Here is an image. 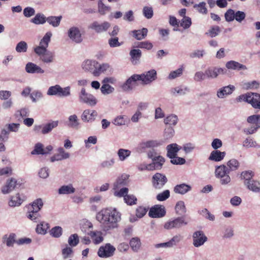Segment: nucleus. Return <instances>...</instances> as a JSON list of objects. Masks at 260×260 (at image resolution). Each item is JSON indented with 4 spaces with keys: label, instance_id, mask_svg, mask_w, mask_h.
Returning <instances> with one entry per match:
<instances>
[{
    "label": "nucleus",
    "instance_id": "37998d69",
    "mask_svg": "<svg viewBox=\"0 0 260 260\" xmlns=\"http://www.w3.org/2000/svg\"><path fill=\"white\" fill-rule=\"evenodd\" d=\"M49 228V224L48 223L43 222L37 225L36 228V232L38 234L45 235L46 234L47 230Z\"/></svg>",
    "mask_w": 260,
    "mask_h": 260
},
{
    "label": "nucleus",
    "instance_id": "7ed1b4c3",
    "mask_svg": "<svg viewBox=\"0 0 260 260\" xmlns=\"http://www.w3.org/2000/svg\"><path fill=\"white\" fill-rule=\"evenodd\" d=\"M43 206V203L41 199L39 198L35 200L28 207V210L26 213L27 217L35 222L39 221L41 217L39 211Z\"/></svg>",
    "mask_w": 260,
    "mask_h": 260
},
{
    "label": "nucleus",
    "instance_id": "774afa93",
    "mask_svg": "<svg viewBox=\"0 0 260 260\" xmlns=\"http://www.w3.org/2000/svg\"><path fill=\"white\" fill-rule=\"evenodd\" d=\"M225 20L228 22L233 21L235 18V11L230 9L224 14Z\"/></svg>",
    "mask_w": 260,
    "mask_h": 260
},
{
    "label": "nucleus",
    "instance_id": "bf43d9fd",
    "mask_svg": "<svg viewBox=\"0 0 260 260\" xmlns=\"http://www.w3.org/2000/svg\"><path fill=\"white\" fill-rule=\"evenodd\" d=\"M101 90L103 94H108L113 92L114 88L108 84H103Z\"/></svg>",
    "mask_w": 260,
    "mask_h": 260
},
{
    "label": "nucleus",
    "instance_id": "9b49d317",
    "mask_svg": "<svg viewBox=\"0 0 260 260\" xmlns=\"http://www.w3.org/2000/svg\"><path fill=\"white\" fill-rule=\"evenodd\" d=\"M166 209L163 205H155L149 209L148 215L151 218H161L165 216Z\"/></svg>",
    "mask_w": 260,
    "mask_h": 260
},
{
    "label": "nucleus",
    "instance_id": "a211bd4d",
    "mask_svg": "<svg viewBox=\"0 0 260 260\" xmlns=\"http://www.w3.org/2000/svg\"><path fill=\"white\" fill-rule=\"evenodd\" d=\"M98 116V112L95 110H85L81 115V118L84 122H88L93 121Z\"/></svg>",
    "mask_w": 260,
    "mask_h": 260
},
{
    "label": "nucleus",
    "instance_id": "6ab92c4d",
    "mask_svg": "<svg viewBox=\"0 0 260 260\" xmlns=\"http://www.w3.org/2000/svg\"><path fill=\"white\" fill-rule=\"evenodd\" d=\"M181 149V147L178 146L176 143H172L168 145L167 147V156L169 158H173L177 155L178 151Z\"/></svg>",
    "mask_w": 260,
    "mask_h": 260
},
{
    "label": "nucleus",
    "instance_id": "338daca9",
    "mask_svg": "<svg viewBox=\"0 0 260 260\" xmlns=\"http://www.w3.org/2000/svg\"><path fill=\"white\" fill-rule=\"evenodd\" d=\"M99 12L101 15H104L107 12L110 11V8L106 6L103 3L102 1H99L98 3Z\"/></svg>",
    "mask_w": 260,
    "mask_h": 260
},
{
    "label": "nucleus",
    "instance_id": "f704fd0d",
    "mask_svg": "<svg viewBox=\"0 0 260 260\" xmlns=\"http://www.w3.org/2000/svg\"><path fill=\"white\" fill-rule=\"evenodd\" d=\"M30 22L37 25L43 24L46 22V17L43 14L38 13L30 20Z\"/></svg>",
    "mask_w": 260,
    "mask_h": 260
},
{
    "label": "nucleus",
    "instance_id": "39448f33",
    "mask_svg": "<svg viewBox=\"0 0 260 260\" xmlns=\"http://www.w3.org/2000/svg\"><path fill=\"white\" fill-rule=\"evenodd\" d=\"M80 102L86 104L90 106H94L97 103V100L92 94L86 92L85 88H82L79 93Z\"/></svg>",
    "mask_w": 260,
    "mask_h": 260
},
{
    "label": "nucleus",
    "instance_id": "a18cd8bd",
    "mask_svg": "<svg viewBox=\"0 0 260 260\" xmlns=\"http://www.w3.org/2000/svg\"><path fill=\"white\" fill-rule=\"evenodd\" d=\"M176 213L178 215H182L186 213V207L183 201L178 202L175 206Z\"/></svg>",
    "mask_w": 260,
    "mask_h": 260
},
{
    "label": "nucleus",
    "instance_id": "c9c22d12",
    "mask_svg": "<svg viewBox=\"0 0 260 260\" xmlns=\"http://www.w3.org/2000/svg\"><path fill=\"white\" fill-rule=\"evenodd\" d=\"M254 175V173L252 171H243L241 174V178L244 180V184L245 185L248 182L253 180Z\"/></svg>",
    "mask_w": 260,
    "mask_h": 260
},
{
    "label": "nucleus",
    "instance_id": "c85d7f7f",
    "mask_svg": "<svg viewBox=\"0 0 260 260\" xmlns=\"http://www.w3.org/2000/svg\"><path fill=\"white\" fill-rule=\"evenodd\" d=\"M25 199V197L24 196L21 197L19 193H17L15 196L11 197L9 205L11 207L19 206Z\"/></svg>",
    "mask_w": 260,
    "mask_h": 260
},
{
    "label": "nucleus",
    "instance_id": "423d86ee",
    "mask_svg": "<svg viewBox=\"0 0 260 260\" xmlns=\"http://www.w3.org/2000/svg\"><path fill=\"white\" fill-rule=\"evenodd\" d=\"M168 182V179L165 175L156 173L152 177L153 187L156 189H160Z\"/></svg>",
    "mask_w": 260,
    "mask_h": 260
},
{
    "label": "nucleus",
    "instance_id": "412c9836",
    "mask_svg": "<svg viewBox=\"0 0 260 260\" xmlns=\"http://www.w3.org/2000/svg\"><path fill=\"white\" fill-rule=\"evenodd\" d=\"M16 235L15 233H11L9 236L5 235L2 237V242L6 243L8 247H13L14 244H17Z\"/></svg>",
    "mask_w": 260,
    "mask_h": 260
},
{
    "label": "nucleus",
    "instance_id": "79ce46f5",
    "mask_svg": "<svg viewBox=\"0 0 260 260\" xmlns=\"http://www.w3.org/2000/svg\"><path fill=\"white\" fill-rule=\"evenodd\" d=\"M247 121L249 123L256 124V126L260 127V115L254 114L248 116L247 118Z\"/></svg>",
    "mask_w": 260,
    "mask_h": 260
},
{
    "label": "nucleus",
    "instance_id": "680f3d73",
    "mask_svg": "<svg viewBox=\"0 0 260 260\" xmlns=\"http://www.w3.org/2000/svg\"><path fill=\"white\" fill-rule=\"evenodd\" d=\"M220 31V27L218 26H212L206 34L208 35L210 37L214 38L217 36Z\"/></svg>",
    "mask_w": 260,
    "mask_h": 260
},
{
    "label": "nucleus",
    "instance_id": "a878e982",
    "mask_svg": "<svg viewBox=\"0 0 260 260\" xmlns=\"http://www.w3.org/2000/svg\"><path fill=\"white\" fill-rule=\"evenodd\" d=\"M133 37L138 40L144 39L147 35L148 29L146 28H143L141 29L134 30L130 32Z\"/></svg>",
    "mask_w": 260,
    "mask_h": 260
},
{
    "label": "nucleus",
    "instance_id": "49530a36",
    "mask_svg": "<svg viewBox=\"0 0 260 260\" xmlns=\"http://www.w3.org/2000/svg\"><path fill=\"white\" fill-rule=\"evenodd\" d=\"M228 169L230 173L231 171L237 170L239 167V162L236 159H230L227 162Z\"/></svg>",
    "mask_w": 260,
    "mask_h": 260
},
{
    "label": "nucleus",
    "instance_id": "f03ea898",
    "mask_svg": "<svg viewBox=\"0 0 260 260\" xmlns=\"http://www.w3.org/2000/svg\"><path fill=\"white\" fill-rule=\"evenodd\" d=\"M162 142H158L156 140H149L145 142H142L140 144V147L145 149L146 148H151L147 153L148 158L152 160L151 164L158 169L160 170L165 162V158L159 155H158L156 151L153 148L161 145Z\"/></svg>",
    "mask_w": 260,
    "mask_h": 260
},
{
    "label": "nucleus",
    "instance_id": "ea45409f",
    "mask_svg": "<svg viewBox=\"0 0 260 260\" xmlns=\"http://www.w3.org/2000/svg\"><path fill=\"white\" fill-rule=\"evenodd\" d=\"M140 239L138 237L133 238L129 242V245L134 251L137 252L141 246Z\"/></svg>",
    "mask_w": 260,
    "mask_h": 260
},
{
    "label": "nucleus",
    "instance_id": "69168bd1",
    "mask_svg": "<svg viewBox=\"0 0 260 260\" xmlns=\"http://www.w3.org/2000/svg\"><path fill=\"white\" fill-rule=\"evenodd\" d=\"M59 86V85L50 86L48 89L47 94L48 95H57L58 96Z\"/></svg>",
    "mask_w": 260,
    "mask_h": 260
},
{
    "label": "nucleus",
    "instance_id": "864d4df0",
    "mask_svg": "<svg viewBox=\"0 0 260 260\" xmlns=\"http://www.w3.org/2000/svg\"><path fill=\"white\" fill-rule=\"evenodd\" d=\"M62 234V229L61 227L59 226H56L54 228H52L51 231H50V234L54 238H59L60 237Z\"/></svg>",
    "mask_w": 260,
    "mask_h": 260
},
{
    "label": "nucleus",
    "instance_id": "4d7b16f0",
    "mask_svg": "<svg viewBox=\"0 0 260 260\" xmlns=\"http://www.w3.org/2000/svg\"><path fill=\"white\" fill-rule=\"evenodd\" d=\"M183 71V67L181 66L177 70L171 72L168 76V78L169 79H174L177 77L181 76L182 75Z\"/></svg>",
    "mask_w": 260,
    "mask_h": 260
},
{
    "label": "nucleus",
    "instance_id": "4be33fe9",
    "mask_svg": "<svg viewBox=\"0 0 260 260\" xmlns=\"http://www.w3.org/2000/svg\"><path fill=\"white\" fill-rule=\"evenodd\" d=\"M191 189L190 185L186 183H182L176 185L174 187V192L176 193L184 194Z\"/></svg>",
    "mask_w": 260,
    "mask_h": 260
},
{
    "label": "nucleus",
    "instance_id": "2f4dec72",
    "mask_svg": "<svg viewBox=\"0 0 260 260\" xmlns=\"http://www.w3.org/2000/svg\"><path fill=\"white\" fill-rule=\"evenodd\" d=\"M58 124V121H52L44 125L42 129L43 134H47L50 133L53 128L56 127Z\"/></svg>",
    "mask_w": 260,
    "mask_h": 260
},
{
    "label": "nucleus",
    "instance_id": "9d476101",
    "mask_svg": "<svg viewBox=\"0 0 260 260\" xmlns=\"http://www.w3.org/2000/svg\"><path fill=\"white\" fill-rule=\"evenodd\" d=\"M193 245L196 247H199L207 241L208 238L202 231H197L192 235Z\"/></svg>",
    "mask_w": 260,
    "mask_h": 260
},
{
    "label": "nucleus",
    "instance_id": "393cba45",
    "mask_svg": "<svg viewBox=\"0 0 260 260\" xmlns=\"http://www.w3.org/2000/svg\"><path fill=\"white\" fill-rule=\"evenodd\" d=\"M225 155V152H221L217 150H213L211 152L208 159L214 161H220L224 158Z\"/></svg>",
    "mask_w": 260,
    "mask_h": 260
},
{
    "label": "nucleus",
    "instance_id": "0e129e2a",
    "mask_svg": "<svg viewBox=\"0 0 260 260\" xmlns=\"http://www.w3.org/2000/svg\"><path fill=\"white\" fill-rule=\"evenodd\" d=\"M70 87L67 86L64 88H62L60 86H59V97H67L71 95Z\"/></svg>",
    "mask_w": 260,
    "mask_h": 260
},
{
    "label": "nucleus",
    "instance_id": "4468645a",
    "mask_svg": "<svg viewBox=\"0 0 260 260\" xmlns=\"http://www.w3.org/2000/svg\"><path fill=\"white\" fill-rule=\"evenodd\" d=\"M226 71V69L213 67L208 68L205 70L206 77L211 79L217 78L220 74H225Z\"/></svg>",
    "mask_w": 260,
    "mask_h": 260
},
{
    "label": "nucleus",
    "instance_id": "dca6fc26",
    "mask_svg": "<svg viewBox=\"0 0 260 260\" xmlns=\"http://www.w3.org/2000/svg\"><path fill=\"white\" fill-rule=\"evenodd\" d=\"M235 90V87L232 85L223 86L218 89L216 95L219 99H224L231 95Z\"/></svg>",
    "mask_w": 260,
    "mask_h": 260
},
{
    "label": "nucleus",
    "instance_id": "cd10ccee",
    "mask_svg": "<svg viewBox=\"0 0 260 260\" xmlns=\"http://www.w3.org/2000/svg\"><path fill=\"white\" fill-rule=\"evenodd\" d=\"M131 61L133 64H136L140 62L142 56V52L139 49H132L129 52Z\"/></svg>",
    "mask_w": 260,
    "mask_h": 260
},
{
    "label": "nucleus",
    "instance_id": "a19ab883",
    "mask_svg": "<svg viewBox=\"0 0 260 260\" xmlns=\"http://www.w3.org/2000/svg\"><path fill=\"white\" fill-rule=\"evenodd\" d=\"M178 117L174 114H171L164 119V122L166 125H175L178 122Z\"/></svg>",
    "mask_w": 260,
    "mask_h": 260
},
{
    "label": "nucleus",
    "instance_id": "5701e85b",
    "mask_svg": "<svg viewBox=\"0 0 260 260\" xmlns=\"http://www.w3.org/2000/svg\"><path fill=\"white\" fill-rule=\"evenodd\" d=\"M245 186L248 190L254 193H260V182L258 180L253 179L248 182Z\"/></svg>",
    "mask_w": 260,
    "mask_h": 260
},
{
    "label": "nucleus",
    "instance_id": "20e7f679",
    "mask_svg": "<svg viewBox=\"0 0 260 260\" xmlns=\"http://www.w3.org/2000/svg\"><path fill=\"white\" fill-rule=\"evenodd\" d=\"M141 78L139 74H134L129 77L120 87L123 91L129 92L138 85L137 82L142 79Z\"/></svg>",
    "mask_w": 260,
    "mask_h": 260
},
{
    "label": "nucleus",
    "instance_id": "09e8293b",
    "mask_svg": "<svg viewBox=\"0 0 260 260\" xmlns=\"http://www.w3.org/2000/svg\"><path fill=\"white\" fill-rule=\"evenodd\" d=\"M52 34L51 31L47 32L40 42V45H43L47 48L50 41Z\"/></svg>",
    "mask_w": 260,
    "mask_h": 260
},
{
    "label": "nucleus",
    "instance_id": "72a5a7b5",
    "mask_svg": "<svg viewBox=\"0 0 260 260\" xmlns=\"http://www.w3.org/2000/svg\"><path fill=\"white\" fill-rule=\"evenodd\" d=\"M62 16H51L46 17V22L52 26L56 27L59 25Z\"/></svg>",
    "mask_w": 260,
    "mask_h": 260
},
{
    "label": "nucleus",
    "instance_id": "603ef678",
    "mask_svg": "<svg viewBox=\"0 0 260 260\" xmlns=\"http://www.w3.org/2000/svg\"><path fill=\"white\" fill-rule=\"evenodd\" d=\"M79 243V239L77 234L71 235L68 239V243L71 247L77 246Z\"/></svg>",
    "mask_w": 260,
    "mask_h": 260
},
{
    "label": "nucleus",
    "instance_id": "b1692460",
    "mask_svg": "<svg viewBox=\"0 0 260 260\" xmlns=\"http://www.w3.org/2000/svg\"><path fill=\"white\" fill-rule=\"evenodd\" d=\"M129 175L126 174H122L120 177H118L116 182L114 184V189H116L121 186H125L127 184V179Z\"/></svg>",
    "mask_w": 260,
    "mask_h": 260
},
{
    "label": "nucleus",
    "instance_id": "f3484780",
    "mask_svg": "<svg viewBox=\"0 0 260 260\" xmlns=\"http://www.w3.org/2000/svg\"><path fill=\"white\" fill-rule=\"evenodd\" d=\"M17 185L19 187L20 184L17 183L15 178H11L7 180L6 185L2 189V192L4 194H8L17 188Z\"/></svg>",
    "mask_w": 260,
    "mask_h": 260
},
{
    "label": "nucleus",
    "instance_id": "13d9d810",
    "mask_svg": "<svg viewBox=\"0 0 260 260\" xmlns=\"http://www.w3.org/2000/svg\"><path fill=\"white\" fill-rule=\"evenodd\" d=\"M174 134L175 131L174 128L172 127L169 126L165 129L164 134V138L166 140L171 139L174 136Z\"/></svg>",
    "mask_w": 260,
    "mask_h": 260
},
{
    "label": "nucleus",
    "instance_id": "2eb2a0df",
    "mask_svg": "<svg viewBox=\"0 0 260 260\" xmlns=\"http://www.w3.org/2000/svg\"><path fill=\"white\" fill-rule=\"evenodd\" d=\"M68 35L72 41L76 43H80L83 40L80 31L77 27H71L68 30Z\"/></svg>",
    "mask_w": 260,
    "mask_h": 260
},
{
    "label": "nucleus",
    "instance_id": "de8ad7c7",
    "mask_svg": "<svg viewBox=\"0 0 260 260\" xmlns=\"http://www.w3.org/2000/svg\"><path fill=\"white\" fill-rule=\"evenodd\" d=\"M54 54L53 52L47 50L44 54L41 57L42 60L45 63H50L53 60Z\"/></svg>",
    "mask_w": 260,
    "mask_h": 260
},
{
    "label": "nucleus",
    "instance_id": "c756f323",
    "mask_svg": "<svg viewBox=\"0 0 260 260\" xmlns=\"http://www.w3.org/2000/svg\"><path fill=\"white\" fill-rule=\"evenodd\" d=\"M225 67L228 69L245 70L247 69V67L242 64H241L237 61L231 60L226 63Z\"/></svg>",
    "mask_w": 260,
    "mask_h": 260
},
{
    "label": "nucleus",
    "instance_id": "c03bdc74",
    "mask_svg": "<svg viewBox=\"0 0 260 260\" xmlns=\"http://www.w3.org/2000/svg\"><path fill=\"white\" fill-rule=\"evenodd\" d=\"M31 154H46V150L43 148V145L40 143H37L34 149L31 152Z\"/></svg>",
    "mask_w": 260,
    "mask_h": 260
},
{
    "label": "nucleus",
    "instance_id": "3c124183",
    "mask_svg": "<svg viewBox=\"0 0 260 260\" xmlns=\"http://www.w3.org/2000/svg\"><path fill=\"white\" fill-rule=\"evenodd\" d=\"M27 43L25 41H21L16 45L15 49L18 53H24L27 51Z\"/></svg>",
    "mask_w": 260,
    "mask_h": 260
},
{
    "label": "nucleus",
    "instance_id": "052dcab7",
    "mask_svg": "<svg viewBox=\"0 0 260 260\" xmlns=\"http://www.w3.org/2000/svg\"><path fill=\"white\" fill-rule=\"evenodd\" d=\"M182 239V237L180 235L174 236L171 240L168 241L170 248L176 246Z\"/></svg>",
    "mask_w": 260,
    "mask_h": 260
},
{
    "label": "nucleus",
    "instance_id": "58836bf2",
    "mask_svg": "<svg viewBox=\"0 0 260 260\" xmlns=\"http://www.w3.org/2000/svg\"><path fill=\"white\" fill-rule=\"evenodd\" d=\"M131 151L128 149H119L117 151V155L120 161H124L131 155Z\"/></svg>",
    "mask_w": 260,
    "mask_h": 260
},
{
    "label": "nucleus",
    "instance_id": "e433bc0d",
    "mask_svg": "<svg viewBox=\"0 0 260 260\" xmlns=\"http://www.w3.org/2000/svg\"><path fill=\"white\" fill-rule=\"evenodd\" d=\"M215 174L216 177L220 178L226 174H230V172L228 167L223 165L216 168Z\"/></svg>",
    "mask_w": 260,
    "mask_h": 260
},
{
    "label": "nucleus",
    "instance_id": "f257e3e1",
    "mask_svg": "<svg viewBox=\"0 0 260 260\" xmlns=\"http://www.w3.org/2000/svg\"><path fill=\"white\" fill-rule=\"evenodd\" d=\"M96 219L100 222L102 230L108 232L117 227V223L121 220V214L115 209L106 208L96 214Z\"/></svg>",
    "mask_w": 260,
    "mask_h": 260
},
{
    "label": "nucleus",
    "instance_id": "f8f14e48",
    "mask_svg": "<svg viewBox=\"0 0 260 260\" xmlns=\"http://www.w3.org/2000/svg\"><path fill=\"white\" fill-rule=\"evenodd\" d=\"M139 76H141V78L142 79L140 81H141L142 84L144 85L151 83L157 78L156 71L154 69L145 72L144 73L139 75Z\"/></svg>",
    "mask_w": 260,
    "mask_h": 260
},
{
    "label": "nucleus",
    "instance_id": "aec40b11",
    "mask_svg": "<svg viewBox=\"0 0 260 260\" xmlns=\"http://www.w3.org/2000/svg\"><path fill=\"white\" fill-rule=\"evenodd\" d=\"M25 70L29 74H43L45 72L41 67L31 62L26 64Z\"/></svg>",
    "mask_w": 260,
    "mask_h": 260
},
{
    "label": "nucleus",
    "instance_id": "473e14b6",
    "mask_svg": "<svg viewBox=\"0 0 260 260\" xmlns=\"http://www.w3.org/2000/svg\"><path fill=\"white\" fill-rule=\"evenodd\" d=\"M93 239L94 244H97L101 243L103 241V237L102 236V232L100 231H90L88 233Z\"/></svg>",
    "mask_w": 260,
    "mask_h": 260
},
{
    "label": "nucleus",
    "instance_id": "1a4fd4ad",
    "mask_svg": "<svg viewBox=\"0 0 260 260\" xmlns=\"http://www.w3.org/2000/svg\"><path fill=\"white\" fill-rule=\"evenodd\" d=\"M110 26L111 24L108 21L100 23L98 21H94L88 26V28L94 30L97 34H101L107 31Z\"/></svg>",
    "mask_w": 260,
    "mask_h": 260
},
{
    "label": "nucleus",
    "instance_id": "7c9ffc66",
    "mask_svg": "<svg viewBox=\"0 0 260 260\" xmlns=\"http://www.w3.org/2000/svg\"><path fill=\"white\" fill-rule=\"evenodd\" d=\"M75 188L72 184L61 186L58 190V193L60 194H69L75 192Z\"/></svg>",
    "mask_w": 260,
    "mask_h": 260
},
{
    "label": "nucleus",
    "instance_id": "e2e57ef3",
    "mask_svg": "<svg viewBox=\"0 0 260 260\" xmlns=\"http://www.w3.org/2000/svg\"><path fill=\"white\" fill-rule=\"evenodd\" d=\"M170 196L169 190L167 189L156 196V199L159 201H164L168 199Z\"/></svg>",
    "mask_w": 260,
    "mask_h": 260
},
{
    "label": "nucleus",
    "instance_id": "ddd939ff",
    "mask_svg": "<svg viewBox=\"0 0 260 260\" xmlns=\"http://www.w3.org/2000/svg\"><path fill=\"white\" fill-rule=\"evenodd\" d=\"M97 65H98V62L87 59L82 63V67L85 71L90 72L94 76H98L99 71H97Z\"/></svg>",
    "mask_w": 260,
    "mask_h": 260
},
{
    "label": "nucleus",
    "instance_id": "8fccbe9b",
    "mask_svg": "<svg viewBox=\"0 0 260 260\" xmlns=\"http://www.w3.org/2000/svg\"><path fill=\"white\" fill-rule=\"evenodd\" d=\"M249 93V97L248 98L247 103L250 104L253 107V105L255 104V101L257 100H260V94L254 92H247Z\"/></svg>",
    "mask_w": 260,
    "mask_h": 260
},
{
    "label": "nucleus",
    "instance_id": "5fc2aeb1",
    "mask_svg": "<svg viewBox=\"0 0 260 260\" xmlns=\"http://www.w3.org/2000/svg\"><path fill=\"white\" fill-rule=\"evenodd\" d=\"M259 83L255 80L247 82L245 83L244 84V88L249 90V89H257L259 86Z\"/></svg>",
    "mask_w": 260,
    "mask_h": 260
},
{
    "label": "nucleus",
    "instance_id": "6e6552de",
    "mask_svg": "<svg viewBox=\"0 0 260 260\" xmlns=\"http://www.w3.org/2000/svg\"><path fill=\"white\" fill-rule=\"evenodd\" d=\"M115 248L110 243H107L104 246L100 247L98 251V255L102 258L109 257L114 255Z\"/></svg>",
    "mask_w": 260,
    "mask_h": 260
},
{
    "label": "nucleus",
    "instance_id": "0eeeda50",
    "mask_svg": "<svg viewBox=\"0 0 260 260\" xmlns=\"http://www.w3.org/2000/svg\"><path fill=\"white\" fill-rule=\"evenodd\" d=\"M187 224V222L185 220L184 217L181 216L167 221L165 223L164 226L165 229L170 230L173 228L179 229Z\"/></svg>",
    "mask_w": 260,
    "mask_h": 260
},
{
    "label": "nucleus",
    "instance_id": "6e6d98bb",
    "mask_svg": "<svg viewBox=\"0 0 260 260\" xmlns=\"http://www.w3.org/2000/svg\"><path fill=\"white\" fill-rule=\"evenodd\" d=\"M112 123L117 126L124 125L126 123V117L124 115H119L114 118Z\"/></svg>",
    "mask_w": 260,
    "mask_h": 260
},
{
    "label": "nucleus",
    "instance_id": "bb28decb",
    "mask_svg": "<svg viewBox=\"0 0 260 260\" xmlns=\"http://www.w3.org/2000/svg\"><path fill=\"white\" fill-rule=\"evenodd\" d=\"M189 91V89L188 87L180 86L172 88L170 89V93L172 95L176 96L177 95H183Z\"/></svg>",
    "mask_w": 260,
    "mask_h": 260
},
{
    "label": "nucleus",
    "instance_id": "4c0bfd02",
    "mask_svg": "<svg viewBox=\"0 0 260 260\" xmlns=\"http://www.w3.org/2000/svg\"><path fill=\"white\" fill-rule=\"evenodd\" d=\"M67 125L70 127L75 128H77L78 127L79 123L76 115L74 114L69 116Z\"/></svg>",
    "mask_w": 260,
    "mask_h": 260
}]
</instances>
